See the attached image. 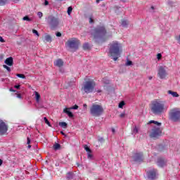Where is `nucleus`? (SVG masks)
<instances>
[{
    "mask_svg": "<svg viewBox=\"0 0 180 180\" xmlns=\"http://www.w3.org/2000/svg\"><path fill=\"white\" fill-rule=\"evenodd\" d=\"M150 110L153 115L158 116L168 110V105L165 104V101L155 100L151 102Z\"/></svg>",
    "mask_w": 180,
    "mask_h": 180,
    "instance_id": "1",
    "label": "nucleus"
},
{
    "mask_svg": "<svg viewBox=\"0 0 180 180\" xmlns=\"http://www.w3.org/2000/svg\"><path fill=\"white\" fill-rule=\"evenodd\" d=\"M122 54V44L117 41L110 44L108 56L114 61H117Z\"/></svg>",
    "mask_w": 180,
    "mask_h": 180,
    "instance_id": "2",
    "label": "nucleus"
},
{
    "mask_svg": "<svg viewBox=\"0 0 180 180\" xmlns=\"http://www.w3.org/2000/svg\"><path fill=\"white\" fill-rule=\"evenodd\" d=\"M151 123H153L154 124H156V126H155L153 127L152 131L149 135L150 139H154V140H155L161 137V136L162 135V129H161V128L160 127V126H161V123L157 121L150 120L148 123V124H151Z\"/></svg>",
    "mask_w": 180,
    "mask_h": 180,
    "instance_id": "3",
    "label": "nucleus"
},
{
    "mask_svg": "<svg viewBox=\"0 0 180 180\" xmlns=\"http://www.w3.org/2000/svg\"><path fill=\"white\" fill-rule=\"evenodd\" d=\"M46 21L51 30H57L60 26V19L54 15L48 16Z\"/></svg>",
    "mask_w": 180,
    "mask_h": 180,
    "instance_id": "4",
    "label": "nucleus"
},
{
    "mask_svg": "<svg viewBox=\"0 0 180 180\" xmlns=\"http://www.w3.org/2000/svg\"><path fill=\"white\" fill-rule=\"evenodd\" d=\"M106 28L104 26H97L91 32V36L94 39H102L106 36Z\"/></svg>",
    "mask_w": 180,
    "mask_h": 180,
    "instance_id": "5",
    "label": "nucleus"
},
{
    "mask_svg": "<svg viewBox=\"0 0 180 180\" xmlns=\"http://www.w3.org/2000/svg\"><path fill=\"white\" fill-rule=\"evenodd\" d=\"M95 86L96 84L93 80L86 81L82 86V91H84V94H92L95 91Z\"/></svg>",
    "mask_w": 180,
    "mask_h": 180,
    "instance_id": "6",
    "label": "nucleus"
},
{
    "mask_svg": "<svg viewBox=\"0 0 180 180\" xmlns=\"http://www.w3.org/2000/svg\"><path fill=\"white\" fill-rule=\"evenodd\" d=\"M103 113V108L102 105L98 104H93L90 108V114L91 116H95L98 117Z\"/></svg>",
    "mask_w": 180,
    "mask_h": 180,
    "instance_id": "7",
    "label": "nucleus"
},
{
    "mask_svg": "<svg viewBox=\"0 0 180 180\" xmlns=\"http://www.w3.org/2000/svg\"><path fill=\"white\" fill-rule=\"evenodd\" d=\"M169 119L172 122H179L180 110L178 108H173L169 112Z\"/></svg>",
    "mask_w": 180,
    "mask_h": 180,
    "instance_id": "8",
    "label": "nucleus"
},
{
    "mask_svg": "<svg viewBox=\"0 0 180 180\" xmlns=\"http://www.w3.org/2000/svg\"><path fill=\"white\" fill-rule=\"evenodd\" d=\"M79 44H81V42H79V40L75 38H73L72 40H69L67 42V46L69 47V49L74 50V51H77L79 47Z\"/></svg>",
    "mask_w": 180,
    "mask_h": 180,
    "instance_id": "9",
    "label": "nucleus"
},
{
    "mask_svg": "<svg viewBox=\"0 0 180 180\" xmlns=\"http://www.w3.org/2000/svg\"><path fill=\"white\" fill-rule=\"evenodd\" d=\"M8 129L9 127L4 120H0V136H5L8 133Z\"/></svg>",
    "mask_w": 180,
    "mask_h": 180,
    "instance_id": "10",
    "label": "nucleus"
},
{
    "mask_svg": "<svg viewBox=\"0 0 180 180\" xmlns=\"http://www.w3.org/2000/svg\"><path fill=\"white\" fill-rule=\"evenodd\" d=\"M158 77L160 79H165V77L168 74L167 73V70L164 68V67L160 66L158 70Z\"/></svg>",
    "mask_w": 180,
    "mask_h": 180,
    "instance_id": "11",
    "label": "nucleus"
},
{
    "mask_svg": "<svg viewBox=\"0 0 180 180\" xmlns=\"http://www.w3.org/2000/svg\"><path fill=\"white\" fill-rule=\"evenodd\" d=\"M148 178L151 180L157 179V170L153 169L148 172Z\"/></svg>",
    "mask_w": 180,
    "mask_h": 180,
    "instance_id": "12",
    "label": "nucleus"
},
{
    "mask_svg": "<svg viewBox=\"0 0 180 180\" xmlns=\"http://www.w3.org/2000/svg\"><path fill=\"white\" fill-rule=\"evenodd\" d=\"M157 164L158 167L162 168L167 165V160L164 158H159Z\"/></svg>",
    "mask_w": 180,
    "mask_h": 180,
    "instance_id": "13",
    "label": "nucleus"
},
{
    "mask_svg": "<svg viewBox=\"0 0 180 180\" xmlns=\"http://www.w3.org/2000/svg\"><path fill=\"white\" fill-rule=\"evenodd\" d=\"M134 161L136 162H141V161H143V153H136L134 156Z\"/></svg>",
    "mask_w": 180,
    "mask_h": 180,
    "instance_id": "14",
    "label": "nucleus"
},
{
    "mask_svg": "<svg viewBox=\"0 0 180 180\" xmlns=\"http://www.w3.org/2000/svg\"><path fill=\"white\" fill-rule=\"evenodd\" d=\"M4 63L9 67H12V65H13V58L9 57V58H6V60L4 61Z\"/></svg>",
    "mask_w": 180,
    "mask_h": 180,
    "instance_id": "15",
    "label": "nucleus"
},
{
    "mask_svg": "<svg viewBox=\"0 0 180 180\" xmlns=\"http://www.w3.org/2000/svg\"><path fill=\"white\" fill-rule=\"evenodd\" d=\"M54 65L56 67L61 68L64 65V61L62 59H58L54 62Z\"/></svg>",
    "mask_w": 180,
    "mask_h": 180,
    "instance_id": "16",
    "label": "nucleus"
},
{
    "mask_svg": "<svg viewBox=\"0 0 180 180\" xmlns=\"http://www.w3.org/2000/svg\"><path fill=\"white\" fill-rule=\"evenodd\" d=\"M70 109L71 108H64L63 109V112L66 113V115H68V116L70 118L74 117V114H72V112H71V111H70Z\"/></svg>",
    "mask_w": 180,
    "mask_h": 180,
    "instance_id": "17",
    "label": "nucleus"
},
{
    "mask_svg": "<svg viewBox=\"0 0 180 180\" xmlns=\"http://www.w3.org/2000/svg\"><path fill=\"white\" fill-rule=\"evenodd\" d=\"M167 94H169V95H172L173 98H179V94H178V93L176 91H172L171 90H169L167 91Z\"/></svg>",
    "mask_w": 180,
    "mask_h": 180,
    "instance_id": "18",
    "label": "nucleus"
},
{
    "mask_svg": "<svg viewBox=\"0 0 180 180\" xmlns=\"http://www.w3.org/2000/svg\"><path fill=\"white\" fill-rule=\"evenodd\" d=\"M66 179L67 180L74 179V174L72 173V172H68L66 174Z\"/></svg>",
    "mask_w": 180,
    "mask_h": 180,
    "instance_id": "19",
    "label": "nucleus"
},
{
    "mask_svg": "<svg viewBox=\"0 0 180 180\" xmlns=\"http://www.w3.org/2000/svg\"><path fill=\"white\" fill-rule=\"evenodd\" d=\"M53 148L55 150V151H57V150H60V148H61V145H60V143H55V144L53 146Z\"/></svg>",
    "mask_w": 180,
    "mask_h": 180,
    "instance_id": "20",
    "label": "nucleus"
},
{
    "mask_svg": "<svg viewBox=\"0 0 180 180\" xmlns=\"http://www.w3.org/2000/svg\"><path fill=\"white\" fill-rule=\"evenodd\" d=\"M121 25L122 27H127V26H129V22L126 20H122Z\"/></svg>",
    "mask_w": 180,
    "mask_h": 180,
    "instance_id": "21",
    "label": "nucleus"
},
{
    "mask_svg": "<svg viewBox=\"0 0 180 180\" xmlns=\"http://www.w3.org/2000/svg\"><path fill=\"white\" fill-rule=\"evenodd\" d=\"M44 39L48 43H51V41H52L51 36H50L49 34H46L44 36Z\"/></svg>",
    "mask_w": 180,
    "mask_h": 180,
    "instance_id": "22",
    "label": "nucleus"
},
{
    "mask_svg": "<svg viewBox=\"0 0 180 180\" xmlns=\"http://www.w3.org/2000/svg\"><path fill=\"white\" fill-rule=\"evenodd\" d=\"M34 94L37 103H39L40 102V94L37 91H34Z\"/></svg>",
    "mask_w": 180,
    "mask_h": 180,
    "instance_id": "23",
    "label": "nucleus"
},
{
    "mask_svg": "<svg viewBox=\"0 0 180 180\" xmlns=\"http://www.w3.org/2000/svg\"><path fill=\"white\" fill-rule=\"evenodd\" d=\"M87 158L88 160H94V155H92V150L87 152Z\"/></svg>",
    "mask_w": 180,
    "mask_h": 180,
    "instance_id": "24",
    "label": "nucleus"
},
{
    "mask_svg": "<svg viewBox=\"0 0 180 180\" xmlns=\"http://www.w3.org/2000/svg\"><path fill=\"white\" fill-rule=\"evenodd\" d=\"M83 49L91 50V46H89V43H84V44L83 45Z\"/></svg>",
    "mask_w": 180,
    "mask_h": 180,
    "instance_id": "25",
    "label": "nucleus"
},
{
    "mask_svg": "<svg viewBox=\"0 0 180 180\" xmlns=\"http://www.w3.org/2000/svg\"><path fill=\"white\" fill-rule=\"evenodd\" d=\"M59 126L60 127H63V129H67L68 124L66 122H59Z\"/></svg>",
    "mask_w": 180,
    "mask_h": 180,
    "instance_id": "26",
    "label": "nucleus"
},
{
    "mask_svg": "<svg viewBox=\"0 0 180 180\" xmlns=\"http://www.w3.org/2000/svg\"><path fill=\"white\" fill-rule=\"evenodd\" d=\"M9 0H0V6H4L8 4Z\"/></svg>",
    "mask_w": 180,
    "mask_h": 180,
    "instance_id": "27",
    "label": "nucleus"
},
{
    "mask_svg": "<svg viewBox=\"0 0 180 180\" xmlns=\"http://www.w3.org/2000/svg\"><path fill=\"white\" fill-rule=\"evenodd\" d=\"M133 65V62L129 59H127V62L125 63L126 67H129Z\"/></svg>",
    "mask_w": 180,
    "mask_h": 180,
    "instance_id": "28",
    "label": "nucleus"
},
{
    "mask_svg": "<svg viewBox=\"0 0 180 180\" xmlns=\"http://www.w3.org/2000/svg\"><path fill=\"white\" fill-rule=\"evenodd\" d=\"M137 133H139V128H137V127L135 126L132 129V134H137Z\"/></svg>",
    "mask_w": 180,
    "mask_h": 180,
    "instance_id": "29",
    "label": "nucleus"
},
{
    "mask_svg": "<svg viewBox=\"0 0 180 180\" xmlns=\"http://www.w3.org/2000/svg\"><path fill=\"white\" fill-rule=\"evenodd\" d=\"M44 120L46 124H48V126H49V127H51V124H50V122L49 121V120H47V117H44Z\"/></svg>",
    "mask_w": 180,
    "mask_h": 180,
    "instance_id": "30",
    "label": "nucleus"
},
{
    "mask_svg": "<svg viewBox=\"0 0 180 180\" xmlns=\"http://www.w3.org/2000/svg\"><path fill=\"white\" fill-rule=\"evenodd\" d=\"M30 138L29 136L27 138V144L28 145V148H32V145H30Z\"/></svg>",
    "mask_w": 180,
    "mask_h": 180,
    "instance_id": "31",
    "label": "nucleus"
},
{
    "mask_svg": "<svg viewBox=\"0 0 180 180\" xmlns=\"http://www.w3.org/2000/svg\"><path fill=\"white\" fill-rule=\"evenodd\" d=\"M84 148L85 151H86V153L92 151V150H91V148L89 147H88V145H84Z\"/></svg>",
    "mask_w": 180,
    "mask_h": 180,
    "instance_id": "32",
    "label": "nucleus"
},
{
    "mask_svg": "<svg viewBox=\"0 0 180 180\" xmlns=\"http://www.w3.org/2000/svg\"><path fill=\"white\" fill-rule=\"evenodd\" d=\"M16 76L18 77V78H22V79H26V76L23 74H17Z\"/></svg>",
    "mask_w": 180,
    "mask_h": 180,
    "instance_id": "33",
    "label": "nucleus"
},
{
    "mask_svg": "<svg viewBox=\"0 0 180 180\" xmlns=\"http://www.w3.org/2000/svg\"><path fill=\"white\" fill-rule=\"evenodd\" d=\"M23 20H27V22H32V19L29 16L26 15L22 18Z\"/></svg>",
    "mask_w": 180,
    "mask_h": 180,
    "instance_id": "34",
    "label": "nucleus"
},
{
    "mask_svg": "<svg viewBox=\"0 0 180 180\" xmlns=\"http://www.w3.org/2000/svg\"><path fill=\"white\" fill-rule=\"evenodd\" d=\"M71 12H72V7L70 6L68 8V15H71Z\"/></svg>",
    "mask_w": 180,
    "mask_h": 180,
    "instance_id": "35",
    "label": "nucleus"
},
{
    "mask_svg": "<svg viewBox=\"0 0 180 180\" xmlns=\"http://www.w3.org/2000/svg\"><path fill=\"white\" fill-rule=\"evenodd\" d=\"M4 68H5L6 70H7V71L8 72H11V68H9V66L6 65H3Z\"/></svg>",
    "mask_w": 180,
    "mask_h": 180,
    "instance_id": "36",
    "label": "nucleus"
},
{
    "mask_svg": "<svg viewBox=\"0 0 180 180\" xmlns=\"http://www.w3.org/2000/svg\"><path fill=\"white\" fill-rule=\"evenodd\" d=\"M125 105L124 103V101H121L120 103H119V108H120V109L123 108V106Z\"/></svg>",
    "mask_w": 180,
    "mask_h": 180,
    "instance_id": "37",
    "label": "nucleus"
},
{
    "mask_svg": "<svg viewBox=\"0 0 180 180\" xmlns=\"http://www.w3.org/2000/svg\"><path fill=\"white\" fill-rule=\"evenodd\" d=\"M32 33H34V34H36V36H37L38 37L40 36L39 34V32H37V30H32Z\"/></svg>",
    "mask_w": 180,
    "mask_h": 180,
    "instance_id": "38",
    "label": "nucleus"
},
{
    "mask_svg": "<svg viewBox=\"0 0 180 180\" xmlns=\"http://www.w3.org/2000/svg\"><path fill=\"white\" fill-rule=\"evenodd\" d=\"M37 15H38V16H39V18L40 19H41V18H43V13L39 11V12L37 13Z\"/></svg>",
    "mask_w": 180,
    "mask_h": 180,
    "instance_id": "39",
    "label": "nucleus"
},
{
    "mask_svg": "<svg viewBox=\"0 0 180 180\" xmlns=\"http://www.w3.org/2000/svg\"><path fill=\"white\" fill-rule=\"evenodd\" d=\"M70 109H74L75 110H77V109H78V105H75L73 107L70 108Z\"/></svg>",
    "mask_w": 180,
    "mask_h": 180,
    "instance_id": "40",
    "label": "nucleus"
},
{
    "mask_svg": "<svg viewBox=\"0 0 180 180\" xmlns=\"http://www.w3.org/2000/svg\"><path fill=\"white\" fill-rule=\"evenodd\" d=\"M0 41L1 43H5V39H4V38H2V37L0 36Z\"/></svg>",
    "mask_w": 180,
    "mask_h": 180,
    "instance_id": "41",
    "label": "nucleus"
},
{
    "mask_svg": "<svg viewBox=\"0 0 180 180\" xmlns=\"http://www.w3.org/2000/svg\"><path fill=\"white\" fill-rule=\"evenodd\" d=\"M157 57H158V60H160L161 57H162V55H161V53H158Z\"/></svg>",
    "mask_w": 180,
    "mask_h": 180,
    "instance_id": "42",
    "label": "nucleus"
},
{
    "mask_svg": "<svg viewBox=\"0 0 180 180\" xmlns=\"http://www.w3.org/2000/svg\"><path fill=\"white\" fill-rule=\"evenodd\" d=\"M124 116H126V113H124V112L120 115V117H121V118L124 117Z\"/></svg>",
    "mask_w": 180,
    "mask_h": 180,
    "instance_id": "43",
    "label": "nucleus"
},
{
    "mask_svg": "<svg viewBox=\"0 0 180 180\" xmlns=\"http://www.w3.org/2000/svg\"><path fill=\"white\" fill-rule=\"evenodd\" d=\"M89 23H94V19L92 18V17L89 18Z\"/></svg>",
    "mask_w": 180,
    "mask_h": 180,
    "instance_id": "44",
    "label": "nucleus"
},
{
    "mask_svg": "<svg viewBox=\"0 0 180 180\" xmlns=\"http://www.w3.org/2000/svg\"><path fill=\"white\" fill-rule=\"evenodd\" d=\"M14 88H15V89H20V85H15Z\"/></svg>",
    "mask_w": 180,
    "mask_h": 180,
    "instance_id": "45",
    "label": "nucleus"
},
{
    "mask_svg": "<svg viewBox=\"0 0 180 180\" xmlns=\"http://www.w3.org/2000/svg\"><path fill=\"white\" fill-rule=\"evenodd\" d=\"M45 2L44 3V5H45V6H47V5H49V1L47 0H44Z\"/></svg>",
    "mask_w": 180,
    "mask_h": 180,
    "instance_id": "46",
    "label": "nucleus"
},
{
    "mask_svg": "<svg viewBox=\"0 0 180 180\" xmlns=\"http://www.w3.org/2000/svg\"><path fill=\"white\" fill-rule=\"evenodd\" d=\"M56 35L57 36V37H61L60 32H56Z\"/></svg>",
    "mask_w": 180,
    "mask_h": 180,
    "instance_id": "47",
    "label": "nucleus"
},
{
    "mask_svg": "<svg viewBox=\"0 0 180 180\" xmlns=\"http://www.w3.org/2000/svg\"><path fill=\"white\" fill-rule=\"evenodd\" d=\"M17 98H18L19 99H22V95L20 94H18Z\"/></svg>",
    "mask_w": 180,
    "mask_h": 180,
    "instance_id": "48",
    "label": "nucleus"
},
{
    "mask_svg": "<svg viewBox=\"0 0 180 180\" xmlns=\"http://www.w3.org/2000/svg\"><path fill=\"white\" fill-rule=\"evenodd\" d=\"M98 141H100V143H103V141H105V139H103V138H100L98 139Z\"/></svg>",
    "mask_w": 180,
    "mask_h": 180,
    "instance_id": "49",
    "label": "nucleus"
},
{
    "mask_svg": "<svg viewBox=\"0 0 180 180\" xmlns=\"http://www.w3.org/2000/svg\"><path fill=\"white\" fill-rule=\"evenodd\" d=\"M10 92H16V90L13 89V88H10Z\"/></svg>",
    "mask_w": 180,
    "mask_h": 180,
    "instance_id": "50",
    "label": "nucleus"
},
{
    "mask_svg": "<svg viewBox=\"0 0 180 180\" xmlns=\"http://www.w3.org/2000/svg\"><path fill=\"white\" fill-rule=\"evenodd\" d=\"M111 130H112V132L113 133V134H115L116 133V130L115 129V128H112Z\"/></svg>",
    "mask_w": 180,
    "mask_h": 180,
    "instance_id": "51",
    "label": "nucleus"
},
{
    "mask_svg": "<svg viewBox=\"0 0 180 180\" xmlns=\"http://www.w3.org/2000/svg\"><path fill=\"white\" fill-rule=\"evenodd\" d=\"M2 164H4V160L0 159V167L2 165Z\"/></svg>",
    "mask_w": 180,
    "mask_h": 180,
    "instance_id": "52",
    "label": "nucleus"
},
{
    "mask_svg": "<svg viewBox=\"0 0 180 180\" xmlns=\"http://www.w3.org/2000/svg\"><path fill=\"white\" fill-rule=\"evenodd\" d=\"M60 134H62L63 136H67V135L65 134V133H64V131H60Z\"/></svg>",
    "mask_w": 180,
    "mask_h": 180,
    "instance_id": "53",
    "label": "nucleus"
},
{
    "mask_svg": "<svg viewBox=\"0 0 180 180\" xmlns=\"http://www.w3.org/2000/svg\"><path fill=\"white\" fill-rule=\"evenodd\" d=\"M150 9H152V11H154V10L155 9V8H154V6H152L150 7Z\"/></svg>",
    "mask_w": 180,
    "mask_h": 180,
    "instance_id": "54",
    "label": "nucleus"
},
{
    "mask_svg": "<svg viewBox=\"0 0 180 180\" xmlns=\"http://www.w3.org/2000/svg\"><path fill=\"white\" fill-rule=\"evenodd\" d=\"M148 79H149L150 81H151V79H153V77H151V76L148 77Z\"/></svg>",
    "mask_w": 180,
    "mask_h": 180,
    "instance_id": "55",
    "label": "nucleus"
},
{
    "mask_svg": "<svg viewBox=\"0 0 180 180\" xmlns=\"http://www.w3.org/2000/svg\"><path fill=\"white\" fill-rule=\"evenodd\" d=\"M13 2H15V4L18 3V2H19V0H13Z\"/></svg>",
    "mask_w": 180,
    "mask_h": 180,
    "instance_id": "56",
    "label": "nucleus"
},
{
    "mask_svg": "<svg viewBox=\"0 0 180 180\" xmlns=\"http://www.w3.org/2000/svg\"><path fill=\"white\" fill-rule=\"evenodd\" d=\"M122 2H126L127 0H120Z\"/></svg>",
    "mask_w": 180,
    "mask_h": 180,
    "instance_id": "57",
    "label": "nucleus"
},
{
    "mask_svg": "<svg viewBox=\"0 0 180 180\" xmlns=\"http://www.w3.org/2000/svg\"><path fill=\"white\" fill-rule=\"evenodd\" d=\"M84 108H86V104H84Z\"/></svg>",
    "mask_w": 180,
    "mask_h": 180,
    "instance_id": "58",
    "label": "nucleus"
},
{
    "mask_svg": "<svg viewBox=\"0 0 180 180\" xmlns=\"http://www.w3.org/2000/svg\"><path fill=\"white\" fill-rule=\"evenodd\" d=\"M105 84H109V81H108L107 82H105Z\"/></svg>",
    "mask_w": 180,
    "mask_h": 180,
    "instance_id": "59",
    "label": "nucleus"
},
{
    "mask_svg": "<svg viewBox=\"0 0 180 180\" xmlns=\"http://www.w3.org/2000/svg\"><path fill=\"white\" fill-rule=\"evenodd\" d=\"M98 92H102V91H101V90H98Z\"/></svg>",
    "mask_w": 180,
    "mask_h": 180,
    "instance_id": "60",
    "label": "nucleus"
},
{
    "mask_svg": "<svg viewBox=\"0 0 180 180\" xmlns=\"http://www.w3.org/2000/svg\"><path fill=\"white\" fill-rule=\"evenodd\" d=\"M60 1H63V0H60Z\"/></svg>",
    "mask_w": 180,
    "mask_h": 180,
    "instance_id": "61",
    "label": "nucleus"
}]
</instances>
